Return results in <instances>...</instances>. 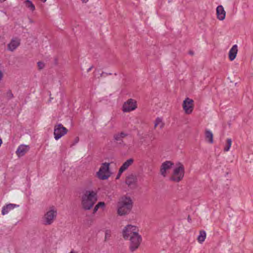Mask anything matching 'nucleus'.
Returning a JSON list of instances; mask_svg holds the SVG:
<instances>
[{
	"label": "nucleus",
	"mask_w": 253,
	"mask_h": 253,
	"mask_svg": "<svg viewBox=\"0 0 253 253\" xmlns=\"http://www.w3.org/2000/svg\"><path fill=\"white\" fill-rule=\"evenodd\" d=\"M122 235L125 240L129 241V249L131 252L138 248L142 240L141 236L139 234L138 227L131 224H127L124 227Z\"/></svg>",
	"instance_id": "f257e3e1"
},
{
	"label": "nucleus",
	"mask_w": 253,
	"mask_h": 253,
	"mask_svg": "<svg viewBox=\"0 0 253 253\" xmlns=\"http://www.w3.org/2000/svg\"><path fill=\"white\" fill-rule=\"evenodd\" d=\"M133 207L131 199L127 196L121 197L117 204V213L120 216L127 215L130 213Z\"/></svg>",
	"instance_id": "f03ea898"
},
{
	"label": "nucleus",
	"mask_w": 253,
	"mask_h": 253,
	"mask_svg": "<svg viewBox=\"0 0 253 253\" xmlns=\"http://www.w3.org/2000/svg\"><path fill=\"white\" fill-rule=\"evenodd\" d=\"M97 201L96 193L93 191H86L82 198V206L85 210L92 208Z\"/></svg>",
	"instance_id": "7ed1b4c3"
},
{
	"label": "nucleus",
	"mask_w": 253,
	"mask_h": 253,
	"mask_svg": "<svg viewBox=\"0 0 253 253\" xmlns=\"http://www.w3.org/2000/svg\"><path fill=\"white\" fill-rule=\"evenodd\" d=\"M57 216V210L54 206L49 207L42 217V221L44 225H50L56 220Z\"/></svg>",
	"instance_id": "20e7f679"
},
{
	"label": "nucleus",
	"mask_w": 253,
	"mask_h": 253,
	"mask_svg": "<svg viewBox=\"0 0 253 253\" xmlns=\"http://www.w3.org/2000/svg\"><path fill=\"white\" fill-rule=\"evenodd\" d=\"M184 174V166L181 164L178 163L174 168L170 179L173 181L179 182L182 180Z\"/></svg>",
	"instance_id": "39448f33"
},
{
	"label": "nucleus",
	"mask_w": 253,
	"mask_h": 253,
	"mask_svg": "<svg viewBox=\"0 0 253 253\" xmlns=\"http://www.w3.org/2000/svg\"><path fill=\"white\" fill-rule=\"evenodd\" d=\"M109 165L110 164L107 163H104L101 165L98 171L96 173V176L99 179L106 180L110 176Z\"/></svg>",
	"instance_id": "423d86ee"
},
{
	"label": "nucleus",
	"mask_w": 253,
	"mask_h": 253,
	"mask_svg": "<svg viewBox=\"0 0 253 253\" xmlns=\"http://www.w3.org/2000/svg\"><path fill=\"white\" fill-rule=\"evenodd\" d=\"M137 108V101L134 99L130 98L123 104L122 111L124 112H130L135 110Z\"/></svg>",
	"instance_id": "0eeeda50"
},
{
	"label": "nucleus",
	"mask_w": 253,
	"mask_h": 253,
	"mask_svg": "<svg viewBox=\"0 0 253 253\" xmlns=\"http://www.w3.org/2000/svg\"><path fill=\"white\" fill-rule=\"evenodd\" d=\"M67 132L68 129L62 124H58L54 126L53 135L55 140H58Z\"/></svg>",
	"instance_id": "6e6552de"
},
{
	"label": "nucleus",
	"mask_w": 253,
	"mask_h": 253,
	"mask_svg": "<svg viewBox=\"0 0 253 253\" xmlns=\"http://www.w3.org/2000/svg\"><path fill=\"white\" fill-rule=\"evenodd\" d=\"M194 101L189 98H186L182 104L183 109L186 114H190L194 109Z\"/></svg>",
	"instance_id": "1a4fd4ad"
},
{
	"label": "nucleus",
	"mask_w": 253,
	"mask_h": 253,
	"mask_svg": "<svg viewBox=\"0 0 253 253\" xmlns=\"http://www.w3.org/2000/svg\"><path fill=\"white\" fill-rule=\"evenodd\" d=\"M20 39L18 38H13L7 44V49L10 51L16 50L20 44Z\"/></svg>",
	"instance_id": "9d476101"
},
{
	"label": "nucleus",
	"mask_w": 253,
	"mask_h": 253,
	"mask_svg": "<svg viewBox=\"0 0 253 253\" xmlns=\"http://www.w3.org/2000/svg\"><path fill=\"white\" fill-rule=\"evenodd\" d=\"M172 165L173 163L170 161H166L162 163L160 169L161 174L165 177L167 174L168 171L171 168Z\"/></svg>",
	"instance_id": "9b49d317"
},
{
	"label": "nucleus",
	"mask_w": 253,
	"mask_h": 253,
	"mask_svg": "<svg viewBox=\"0 0 253 253\" xmlns=\"http://www.w3.org/2000/svg\"><path fill=\"white\" fill-rule=\"evenodd\" d=\"M29 145H21L18 147L16 154L18 157H21L25 155L29 151Z\"/></svg>",
	"instance_id": "f8f14e48"
},
{
	"label": "nucleus",
	"mask_w": 253,
	"mask_h": 253,
	"mask_svg": "<svg viewBox=\"0 0 253 253\" xmlns=\"http://www.w3.org/2000/svg\"><path fill=\"white\" fill-rule=\"evenodd\" d=\"M137 180L136 176L131 174L126 177V183L129 187L134 188L136 186Z\"/></svg>",
	"instance_id": "ddd939ff"
},
{
	"label": "nucleus",
	"mask_w": 253,
	"mask_h": 253,
	"mask_svg": "<svg viewBox=\"0 0 253 253\" xmlns=\"http://www.w3.org/2000/svg\"><path fill=\"white\" fill-rule=\"evenodd\" d=\"M19 207V205L14 204H8L2 208L1 214L4 215L8 213L15 208Z\"/></svg>",
	"instance_id": "4468645a"
},
{
	"label": "nucleus",
	"mask_w": 253,
	"mask_h": 253,
	"mask_svg": "<svg viewBox=\"0 0 253 253\" xmlns=\"http://www.w3.org/2000/svg\"><path fill=\"white\" fill-rule=\"evenodd\" d=\"M217 17L219 20H223L225 18L226 12L222 5L216 7Z\"/></svg>",
	"instance_id": "2eb2a0df"
},
{
	"label": "nucleus",
	"mask_w": 253,
	"mask_h": 253,
	"mask_svg": "<svg viewBox=\"0 0 253 253\" xmlns=\"http://www.w3.org/2000/svg\"><path fill=\"white\" fill-rule=\"evenodd\" d=\"M238 46L236 44L234 45L229 51V58L230 61L234 60L237 54Z\"/></svg>",
	"instance_id": "dca6fc26"
},
{
	"label": "nucleus",
	"mask_w": 253,
	"mask_h": 253,
	"mask_svg": "<svg viewBox=\"0 0 253 253\" xmlns=\"http://www.w3.org/2000/svg\"><path fill=\"white\" fill-rule=\"evenodd\" d=\"M133 159H128L126 161L123 163L122 166L120 168V173H123L126 170L129 166H130L133 163Z\"/></svg>",
	"instance_id": "f3484780"
},
{
	"label": "nucleus",
	"mask_w": 253,
	"mask_h": 253,
	"mask_svg": "<svg viewBox=\"0 0 253 253\" xmlns=\"http://www.w3.org/2000/svg\"><path fill=\"white\" fill-rule=\"evenodd\" d=\"M165 124L162 118H157L154 121V128L162 129L164 127Z\"/></svg>",
	"instance_id": "a211bd4d"
},
{
	"label": "nucleus",
	"mask_w": 253,
	"mask_h": 253,
	"mask_svg": "<svg viewBox=\"0 0 253 253\" xmlns=\"http://www.w3.org/2000/svg\"><path fill=\"white\" fill-rule=\"evenodd\" d=\"M205 137L207 141L210 143H212L213 140V133L210 130L206 129L205 131Z\"/></svg>",
	"instance_id": "6ab92c4d"
},
{
	"label": "nucleus",
	"mask_w": 253,
	"mask_h": 253,
	"mask_svg": "<svg viewBox=\"0 0 253 253\" xmlns=\"http://www.w3.org/2000/svg\"><path fill=\"white\" fill-rule=\"evenodd\" d=\"M206 238V233L204 231H201L197 240L199 243L202 244L205 240Z\"/></svg>",
	"instance_id": "aec40b11"
},
{
	"label": "nucleus",
	"mask_w": 253,
	"mask_h": 253,
	"mask_svg": "<svg viewBox=\"0 0 253 253\" xmlns=\"http://www.w3.org/2000/svg\"><path fill=\"white\" fill-rule=\"evenodd\" d=\"M25 6L29 8L31 11H33L35 10V6L33 2L30 0H26L24 1Z\"/></svg>",
	"instance_id": "412c9836"
},
{
	"label": "nucleus",
	"mask_w": 253,
	"mask_h": 253,
	"mask_svg": "<svg viewBox=\"0 0 253 253\" xmlns=\"http://www.w3.org/2000/svg\"><path fill=\"white\" fill-rule=\"evenodd\" d=\"M232 142L231 139L227 138L226 140V143L225 144V147L224 148V151L225 152H228L229 151L230 148L232 145Z\"/></svg>",
	"instance_id": "4be33fe9"
},
{
	"label": "nucleus",
	"mask_w": 253,
	"mask_h": 253,
	"mask_svg": "<svg viewBox=\"0 0 253 253\" xmlns=\"http://www.w3.org/2000/svg\"><path fill=\"white\" fill-rule=\"evenodd\" d=\"M105 206V204L103 202H99L93 209V213H95L99 208L104 209Z\"/></svg>",
	"instance_id": "5701e85b"
},
{
	"label": "nucleus",
	"mask_w": 253,
	"mask_h": 253,
	"mask_svg": "<svg viewBox=\"0 0 253 253\" xmlns=\"http://www.w3.org/2000/svg\"><path fill=\"white\" fill-rule=\"evenodd\" d=\"M126 134L125 133L122 132L121 133H119L115 134L114 136V138L115 140H116L117 141H119L121 140L122 138L126 137Z\"/></svg>",
	"instance_id": "b1692460"
},
{
	"label": "nucleus",
	"mask_w": 253,
	"mask_h": 253,
	"mask_svg": "<svg viewBox=\"0 0 253 253\" xmlns=\"http://www.w3.org/2000/svg\"><path fill=\"white\" fill-rule=\"evenodd\" d=\"M111 231L110 229H106L105 232V240L107 241L110 239L111 236Z\"/></svg>",
	"instance_id": "393cba45"
},
{
	"label": "nucleus",
	"mask_w": 253,
	"mask_h": 253,
	"mask_svg": "<svg viewBox=\"0 0 253 253\" xmlns=\"http://www.w3.org/2000/svg\"><path fill=\"white\" fill-rule=\"evenodd\" d=\"M38 67L39 70H42L44 68L45 64L42 61H39L37 63Z\"/></svg>",
	"instance_id": "a878e982"
},
{
	"label": "nucleus",
	"mask_w": 253,
	"mask_h": 253,
	"mask_svg": "<svg viewBox=\"0 0 253 253\" xmlns=\"http://www.w3.org/2000/svg\"><path fill=\"white\" fill-rule=\"evenodd\" d=\"M6 96L8 99H10L13 97V94L11 91L9 90L6 93Z\"/></svg>",
	"instance_id": "bb28decb"
},
{
	"label": "nucleus",
	"mask_w": 253,
	"mask_h": 253,
	"mask_svg": "<svg viewBox=\"0 0 253 253\" xmlns=\"http://www.w3.org/2000/svg\"><path fill=\"white\" fill-rule=\"evenodd\" d=\"M3 74L2 72L1 71V70H0V82L1 81V80L3 78Z\"/></svg>",
	"instance_id": "cd10ccee"
},
{
	"label": "nucleus",
	"mask_w": 253,
	"mask_h": 253,
	"mask_svg": "<svg viewBox=\"0 0 253 253\" xmlns=\"http://www.w3.org/2000/svg\"><path fill=\"white\" fill-rule=\"evenodd\" d=\"M122 173H120V169H119V172L117 175L116 179H119Z\"/></svg>",
	"instance_id": "c85d7f7f"
},
{
	"label": "nucleus",
	"mask_w": 253,
	"mask_h": 253,
	"mask_svg": "<svg viewBox=\"0 0 253 253\" xmlns=\"http://www.w3.org/2000/svg\"><path fill=\"white\" fill-rule=\"evenodd\" d=\"M69 253H78L77 252L74 251H72L71 252H70Z\"/></svg>",
	"instance_id": "c756f323"
},
{
	"label": "nucleus",
	"mask_w": 253,
	"mask_h": 253,
	"mask_svg": "<svg viewBox=\"0 0 253 253\" xmlns=\"http://www.w3.org/2000/svg\"><path fill=\"white\" fill-rule=\"evenodd\" d=\"M83 2H86L88 1V0H82Z\"/></svg>",
	"instance_id": "7c9ffc66"
},
{
	"label": "nucleus",
	"mask_w": 253,
	"mask_h": 253,
	"mask_svg": "<svg viewBox=\"0 0 253 253\" xmlns=\"http://www.w3.org/2000/svg\"><path fill=\"white\" fill-rule=\"evenodd\" d=\"M92 69V67H91L90 68H89L88 70H87V72H89L91 71V70Z\"/></svg>",
	"instance_id": "2f4dec72"
},
{
	"label": "nucleus",
	"mask_w": 253,
	"mask_h": 253,
	"mask_svg": "<svg viewBox=\"0 0 253 253\" xmlns=\"http://www.w3.org/2000/svg\"><path fill=\"white\" fill-rule=\"evenodd\" d=\"M42 2H45L47 0H40Z\"/></svg>",
	"instance_id": "473e14b6"
},
{
	"label": "nucleus",
	"mask_w": 253,
	"mask_h": 253,
	"mask_svg": "<svg viewBox=\"0 0 253 253\" xmlns=\"http://www.w3.org/2000/svg\"><path fill=\"white\" fill-rule=\"evenodd\" d=\"M1 143H2V140H1V139L0 138V146H1Z\"/></svg>",
	"instance_id": "72a5a7b5"
}]
</instances>
